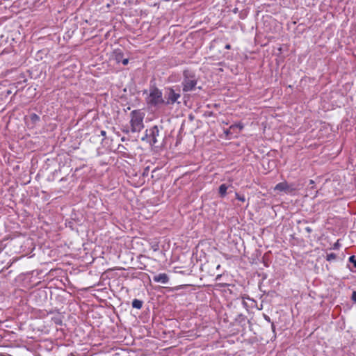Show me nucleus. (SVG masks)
<instances>
[{
	"label": "nucleus",
	"mask_w": 356,
	"mask_h": 356,
	"mask_svg": "<svg viewBox=\"0 0 356 356\" xmlns=\"http://www.w3.org/2000/svg\"><path fill=\"white\" fill-rule=\"evenodd\" d=\"M149 134H146L145 138H149V143L152 145H156L159 140L158 138L160 136V129L158 126L155 125L149 130Z\"/></svg>",
	"instance_id": "obj_5"
},
{
	"label": "nucleus",
	"mask_w": 356,
	"mask_h": 356,
	"mask_svg": "<svg viewBox=\"0 0 356 356\" xmlns=\"http://www.w3.org/2000/svg\"><path fill=\"white\" fill-rule=\"evenodd\" d=\"M131 115V131L133 133L140 132L144 127L143 119L145 113L140 110H134Z\"/></svg>",
	"instance_id": "obj_2"
},
{
	"label": "nucleus",
	"mask_w": 356,
	"mask_h": 356,
	"mask_svg": "<svg viewBox=\"0 0 356 356\" xmlns=\"http://www.w3.org/2000/svg\"><path fill=\"white\" fill-rule=\"evenodd\" d=\"M352 300L356 302V291L353 292Z\"/></svg>",
	"instance_id": "obj_16"
},
{
	"label": "nucleus",
	"mask_w": 356,
	"mask_h": 356,
	"mask_svg": "<svg viewBox=\"0 0 356 356\" xmlns=\"http://www.w3.org/2000/svg\"><path fill=\"white\" fill-rule=\"evenodd\" d=\"M146 102L148 105L154 107L163 105V97L161 90L155 86H150L149 94L146 97Z\"/></svg>",
	"instance_id": "obj_1"
},
{
	"label": "nucleus",
	"mask_w": 356,
	"mask_h": 356,
	"mask_svg": "<svg viewBox=\"0 0 356 356\" xmlns=\"http://www.w3.org/2000/svg\"><path fill=\"white\" fill-rule=\"evenodd\" d=\"M225 48H226L227 49H229L231 48L230 44H227V45L225 46Z\"/></svg>",
	"instance_id": "obj_24"
},
{
	"label": "nucleus",
	"mask_w": 356,
	"mask_h": 356,
	"mask_svg": "<svg viewBox=\"0 0 356 356\" xmlns=\"http://www.w3.org/2000/svg\"><path fill=\"white\" fill-rule=\"evenodd\" d=\"M227 186L226 184H221L219 187V193L220 196L224 197L227 194Z\"/></svg>",
	"instance_id": "obj_10"
},
{
	"label": "nucleus",
	"mask_w": 356,
	"mask_h": 356,
	"mask_svg": "<svg viewBox=\"0 0 356 356\" xmlns=\"http://www.w3.org/2000/svg\"><path fill=\"white\" fill-rule=\"evenodd\" d=\"M30 118L33 123H36L40 120V117L35 113H32L30 115Z\"/></svg>",
	"instance_id": "obj_11"
},
{
	"label": "nucleus",
	"mask_w": 356,
	"mask_h": 356,
	"mask_svg": "<svg viewBox=\"0 0 356 356\" xmlns=\"http://www.w3.org/2000/svg\"><path fill=\"white\" fill-rule=\"evenodd\" d=\"M310 183H311V184H313V183H314V181H313L312 180H310Z\"/></svg>",
	"instance_id": "obj_26"
},
{
	"label": "nucleus",
	"mask_w": 356,
	"mask_h": 356,
	"mask_svg": "<svg viewBox=\"0 0 356 356\" xmlns=\"http://www.w3.org/2000/svg\"><path fill=\"white\" fill-rule=\"evenodd\" d=\"M113 56L117 63H120L124 58V54L121 49H117L113 51Z\"/></svg>",
	"instance_id": "obj_8"
},
{
	"label": "nucleus",
	"mask_w": 356,
	"mask_h": 356,
	"mask_svg": "<svg viewBox=\"0 0 356 356\" xmlns=\"http://www.w3.org/2000/svg\"><path fill=\"white\" fill-rule=\"evenodd\" d=\"M305 229L308 234H310L312 232V229L310 227H307Z\"/></svg>",
	"instance_id": "obj_18"
},
{
	"label": "nucleus",
	"mask_w": 356,
	"mask_h": 356,
	"mask_svg": "<svg viewBox=\"0 0 356 356\" xmlns=\"http://www.w3.org/2000/svg\"><path fill=\"white\" fill-rule=\"evenodd\" d=\"M326 259L327 261H332L336 259V254L334 253H330L327 254Z\"/></svg>",
	"instance_id": "obj_12"
},
{
	"label": "nucleus",
	"mask_w": 356,
	"mask_h": 356,
	"mask_svg": "<svg viewBox=\"0 0 356 356\" xmlns=\"http://www.w3.org/2000/svg\"><path fill=\"white\" fill-rule=\"evenodd\" d=\"M125 140H126V139H125V138H124V137H122V138H121V140H122V141H125Z\"/></svg>",
	"instance_id": "obj_25"
},
{
	"label": "nucleus",
	"mask_w": 356,
	"mask_h": 356,
	"mask_svg": "<svg viewBox=\"0 0 356 356\" xmlns=\"http://www.w3.org/2000/svg\"><path fill=\"white\" fill-rule=\"evenodd\" d=\"M197 78L195 73L189 70H186L183 72L182 86L183 91L188 92L195 90L197 85Z\"/></svg>",
	"instance_id": "obj_3"
},
{
	"label": "nucleus",
	"mask_w": 356,
	"mask_h": 356,
	"mask_svg": "<svg viewBox=\"0 0 356 356\" xmlns=\"http://www.w3.org/2000/svg\"><path fill=\"white\" fill-rule=\"evenodd\" d=\"M181 95L179 90L176 91L172 88H165L163 94V105L169 106L173 105L175 103L180 104L178 99L180 98Z\"/></svg>",
	"instance_id": "obj_4"
},
{
	"label": "nucleus",
	"mask_w": 356,
	"mask_h": 356,
	"mask_svg": "<svg viewBox=\"0 0 356 356\" xmlns=\"http://www.w3.org/2000/svg\"><path fill=\"white\" fill-rule=\"evenodd\" d=\"M349 261L353 263L354 266L356 268V258L354 255L349 257Z\"/></svg>",
	"instance_id": "obj_13"
},
{
	"label": "nucleus",
	"mask_w": 356,
	"mask_h": 356,
	"mask_svg": "<svg viewBox=\"0 0 356 356\" xmlns=\"http://www.w3.org/2000/svg\"><path fill=\"white\" fill-rule=\"evenodd\" d=\"M275 190L291 194L293 193L296 188L293 184H289L286 182H280L275 186Z\"/></svg>",
	"instance_id": "obj_6"
},
{
	"label": "nucleus",
	"mask_w": 356,
	"mask_h": 356,
	"mask_svg": "<svg viewBox=\"0 0 356 356\" xmlns=\"http://www.w3.org/2000/svg\"><path fill=\"white\" fill-rule=\"evenodd\" d=\"M153 280L161 284H167L169 282V277L165 273H160L154 276Z\"/></svg>",
	"instance_id": "obj_7"
},
{
	"label": "nucleus",
	"mask_w": 356,
	"mask_h": 356,
	"mask_svg": "<svg viewBox=\"0 0 356 356\" xmlns=\"http://www.w3.org/2000/svg\"><path fill=\"white\" fill-rule=\"evenodd\" d=\"M130 131L131 129L129 130V129L127 127H124L122 129V131L125 134H129Z\"/></svg>",
	"instance_id": "obj_17"
},
{
	"label": "nucleus",
	"mask_w": 356,
	"mask_h": 356,
	"mask_svg": "<svg viewBox=\"0 0 356 356\" xmlns=\"http://www.w3.org/2000/svg\"><path fill=\"white\" fill-rule=\"evenodd\" d=\"M271 327H272V330H273V332H275V325H274V323H271Z\"/></svg>",
	"instance_id": "obj_22"
},
{
	"label": "nucleus",
	"mask_w": 356,
	"mask_h": 356,
	"mask_svg": "<svg viewBox=\"0 0 356 356\" xmlns=\"http://www.w3.org/2000/svg\"><path fill=\"white\" fill-rule=\"evenodd\" d=\"M143 301L142 300H140L138 299H134L132 302V307L134 308H136V309H140L142 308L143 307Z\"/></svg>",
	"instance_id": "obj_9"
},
{
	"label": "nucleus",
	"mask_w": 356,
	"mask_h": 356,
	"mask_svg": "<svg viewBox=\"0 0 356 356\" xmlns=\"http://www.w3.org/2000/svg\"><path fill=\"white\" fill-rule=\"evenodd\" d=\"M235 126H236V127H238V128H239V129H241V130L243 128V125H241V124H237V125H235Z\"/></svg>",
	"instance_id": "obj_21"
},
{
	"label": "nucleus",
	"mask_w": 356,
	"mask_h": 356,
	"mask_svg": "<svg viewBox=\"0 0 356 356\" xmlns=\"http://www.w3.org/2000/svg\"><path fill=\"white\" fill-rule=\"evenodd\" d=\"M147 170H148V168H147L145 170V171H144V172L143 173V175H145L147 173Z\"/></svg>",
	"instance_id": "obj_23"
},
{
	"label": "nucleus",
	"mask_w": 356,
	"mask_h": 356,
	"mask_svg": "<svg viewBox=\"0 0 356 356\" xmlns=\"http://www.w3.org/2000/svg\"><path fill=\"white\" fill-rule=\"evenodd\" d=\"M106 132L104 130H102L101 131V135L103 136H106Z\"/></svg>",
	"instance_id": "obj_20"
},
{
	"label": "nucleus",
	"mask_w": 356,
	"mask_h": 356,
	"mask_svg": "<svg viewBox=\"0 0 356 356\" xmlns=\"http://www.w3.org/2000/svg\"><path fill=\"white\" fill-rule=\"evenodd\" d=\"M236 199H238L239 201H241V202H245V197L243 195H240L238 193H236Z\"/></svg>",
	"instance_id": "obj_14"
},
{
	"label": "nucleus",
	"mask_w": 356,
	"mask_h": 356,
	"mask_svg": "<svg viewBox=\"0 0 356 356\" xmlns=\"http://www.w3.org/2000/svg\"><path fill=\"white\" fill-rule=\"evenodd\" d=\"M264 318H265L267 321L270 322V317H269L268 316H267V315H264Z\"/></svg>",
	"instance_id": "obj_19"
},
{
	"label": "nucleus",
	"mask_w": 356,
	"mask_h": 356,
	"mask_svg": "<svg viewBox=\"0 0 356 356\" xmlns=\"http://www.w3.org/2000/svg\"><path fill=\"white\" fill-rule=\"evenodd\" d=\"M121 63L124 65H127L129 63V59L127 58H123L122 60H121Z\"/></svg>",
	"instance_id": "obj_15"
}]
</instances>
